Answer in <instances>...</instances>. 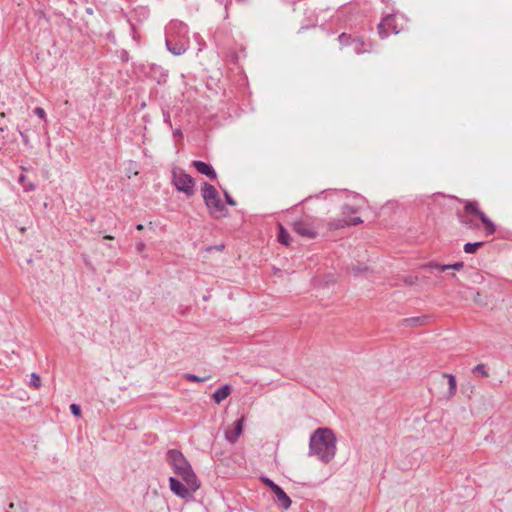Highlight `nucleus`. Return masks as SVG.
I'll use <instances>...</instances> for the list:
<instances>
[{
  "mask_svg": "<svg viewBox=\"0 0 512 512\" xmlns=\"http://www.w3.org/2000/svg\"><path fill=\"white\" fill-rule=\"evenodd\" d=\"M166 459L174 473L182 477V479L189 484L190 478L192 477V470L183 454L179 450L171 449L167 452Z\"/></svg>",
  "mask_w": 512,
  "mask_h": 512,
  "instance_id": "39448f33",
  "label": "nucleus"
},
{
  "mask_svg": "<svg viewBox=\"0 0 512 512\" xmlns=\"http://www.w3.org/2000/svg\"><path fill=\"white\" fill-rule=\"evenodd\" d=\"M394 21L393 15L386 16L377 26L378 33L380 38L384 39L389 35V32L386 30V26H392V22Z\"/></svg>",
  "mask_w": 512,
  "mask_h": 512,
  "instance_id": "f3484780",
  "label": "nucleus"
},
{
  "mask_svg": "<svg viewBox=\"0 0 512 512\" xmlns=\"http://www.w3.org/2000/svg\"><path fill=\"white\" fill-rule=\"evenodd\" d=\"M403 281L407 285H414L417 283L418 277L410 275V276L405 277Z\"/></svg>",
  "mask_w": 512,
  "mask_h": 512,
  "instance_id": "bb28decb",
  "label": "nucleus"
},
{
  "mask_svg": "<svg viewBox=\"0 0 512 512\" xmlns=\"http://www.w3.org/2000/svg\"><path fill=\"white\" fill-rule=\"evenodd\" d=\"M136 249H137V251H138L139 253H141V252L145 249V244H144V242H139V243H137V245H136Z\"/></svg>",
  "mask_w": 512,
  "mask_h": 512,
  "instance_id": "f704fd0d",
  "label": "nucleus"
},
{
  "mask_svg": "<svg viewBox=\"0 0 512 512\" xmlns=\"http://www.w3.org/2000/svg\"><path fill=\"white\" fill-rule=\"evenodd\" d=\"M232 392V387L228 384L218 387L212 394V399L216 404L225 400Z\"/></svg>",
  "mask_w": 512,
  "mask_h": 512,
  "instance_id": "4468645a",
  "label": "nucleus"
},
{
  "mask_svg": "<svg viewBox=\"0 0 512 512\" xmlns=\"http://www.w3.org/2000/svg\"><path fill=\"white\" fill-rule=\"evenodd\" d=\"M188 32V25L178 21L171 22L166 33L167 50L175 56L185 53L190 45Z\"/></svg>",
  "mask_w": 512,
  "mask_h": 512,
  "instance_id": "7ed1b4c3",
  "label": "nucleus"
},
{
  "mask_svg": "<svg viewBox=\"0 0 512 512\" xmlns=\"http://www.w3.org/2000/svg\"><path fill=\"white\" fill-rule=\"evenodd\" d=\"M224 195H225V199H226L227 204H229L231 206H235L236 205L235 200L231 197V195L228 192L225 191Z\"/></svg>",
  "mask_w": 512,
  "mask_h": 512,
  "instance_id": "c756f323",
  "label": "nucleus"
},
{
  "mask_svg": "<svg viewBox=\"0 0 512 512\" xmlns=\"http://www.w3.org/2000/svg\"><path fill=\"white\" fill-rule=\"evenodd\" d=\"M328 226L331 230H337V229H341L346 226H349V222L345 218L333 219V220L329 221Z\"/></svg>",
  "mask_w": 512,
  "mask_h": 512,
  "instance_id": "aec40b11",
  "label": "nucleus"
},
{
  "mask_svg": "<svg viewBox=\"0 0 512 512\" xmlns=\"http://www.w3.org/2000/svg\"><path fill=\"white\" fill-rule=\"evenodd\" d=\"M201 194L212 217L221 218L227 215L228 210L222 202L217 189L213 185L204 182L201 188Z\"/></svg>",
  "mask_w": 512,
  "mask_h": 512,
  "instance_id": "20e7f679",
  "label": "nucleus"
},
{
  "mask_svg": "<svg viewBox=\"0 0 512 512\" xmlns=\"http://www.w3.org/2000/svg\"><path fill=\"white\" fill-rule=\"evenodd\" d=\"M456 216L460 224L467 229L477 230L480 228V223H482L486 236H491L496 231L495 224L479 209L477 201H465L463 209L458 210Z\"/></svg>",
  "mask_w": 512,
  "mask_h": 512,
  "instance_id": "f03ea898",
  "label": "nucleus"
},
{
  "mask_svg": "<svg viewBox=\"0 0 512 512\" xmlns=\"http://www.w3.org/2000/svg\"><path fill=\"white\" fill-rule=\"evenodd\" d=\"M351 46L356 54L369 53L372 51V44L365 42L361 37L352 38Z\"/></svg>",
  "mask_w": 512,
  "mask_h": 512,
  "instance_id": "ddd939ff",
  "label": "nucleus"
},
{
  "mask_svg": "<svg viewBox=\"0 0 512 512\" xmlns=\"http://www.w3.org/2000/svg\"><path fill=\"white\" fill-rule=\"evenodd\" d=\"M473 372L480 374L482 377H488L489 376L488 371H487V367L483 363L477 364L474 367Z\"/></svg>",
  "mask_w": 512,
  "mask_h": 512,
  "instance_id": "b1692460",
  "label": "nucleus"
},
{
  "mask_svg": "<svg viewBox=\"0 0 512 512\" xmlns=\"http://www.w3.org/2000/svg\"><path fill=\"white\" fill-rule=\"evenodd\" d=\"M136 228H137V230H142V229L144 228V226H143L142 224H138V225L136 226Z\"/></svg>",
  "mask_w": 512,
  "mask_h": 512,
  "instance_id": "58836bf2",
  "label": "nucleus"
},
{
  "mask_svg": "<svg viewBox=\"0 0 512 512\" xmlns=\"http://www.w3.org/2000/svg\"><path fill=\"white\" fill-rule=\"evenodd\" d=\"M205 378H201L199 376L194 375V382H203Z\"/></svg>",
  "mask_w": 512,
  "mask_h": 512,
  "instance_id": "e433bc0d",
  "label": "nucleus"
},
{
  "mask_svg": "<svg viewBox=\"0 0 512 512\" xmlns=\"http://www.w3.org/2000/svg\"><path fill=\"white\" fill-rule=\"evenodd\" d=\"M349 222V226H354V225H358V224H361L363 221L360 217H353L351 218L350 220H348Z\"/></svg>",
  "mask_w": 512,
  "mask_h": 512,
  "instance_id": "7c9ffc66",
  "label": "nucleus"
},
{
  "mask_svg": "<svg viewBox=\"0 0 512 512\" xmlns=\"http://www.w3.org/2000/svg\"><path fill=\"white\" fill-rule=\"evenodd\" d=\"M30 385L35 389H38L41 386V378L37 373L31 374Z\"/></svg>",
  "mask_w": 512,
  "mask_h": 512,
  "instance_id": "393cba45",
  "label": "nucleus"
},
{
  "mask_svg": "<svg viewBox=\"0 0 512 512\" xmlns=\"http://www.w3.org/2000/svg\"><path fill=\"white\" fill-rule=\"evenodd\" d=\"M425 267L429 268V269H437L440 271H446L449 269H454V270L459 271L464 267V263L462 261L456 262L454 264H438L435 262H429L428 264L425 265Z\"/></svg>",
  "mask_w": 512,
  "mask_h": 512,
  "instance_id": "2eb2a0df",
  "label": "nucleus"
},
{
  "mask_svg": "<svg viewBox=\"0 0 512 512\" xmlns=\"http://www.w3.org/2000/svg\"><path fill=\"white\" fill-rule=\"evenodd\" d=\"M18 132H19V134H20V136H21V138H22L23 143H24L25 145H28V144H29V137H28V135L26 134V132L21 131V130H18Z\"/></svg>",
  "mask_w": 512,
  "mask_h": 512,
  "instance_id": "2f4dec72",
  "label": "nucleus"
},
{
  "mask_svg": "<svg viewBox=\"0 0 512 512\" xmlns=\"http://www.w3.org/2000/svg\"><path fill=\"white\" fill-rule=\"evenodd\" d=\"M483 245H484V242H482V241L474 242V243L468 242L464 245L463 249H464L465 253L473 254L477 251L478 248L482 247Z\"/></svg>",
  "mask_w": 512,
  "mask_h": 512,
  "instance_id": "4be33fe9",
  "label": "nucleus"
},
{
  "mask_svg": "<svg viewBox=\"0 0 512 512\" xmlns=\"http://www.w3.org/2000/svg\"><path fill=\"white\" fill-rule=\"evenodd\" d=\"M429 320V317L426 315L410 317L403 319V325L407 327H418L426 324Z\"/></svg>",
  "mask_w": 512,
  "mask_h": 512,
  "instance_id": "dca6fc26",
  "label": "nucleus"
},
{
  "mask_svg": "<svg viewBox=\"0 0 512 512\" xmlns=\"http://www.w3.org/2000/svg\"><path fill=\"white\" fill-rule=\"evenodd\" d=\"M128 58H129V54H128V52H127V51H125V50H123V51L121 52V60H122V61H124V62H126V61H128Z\"/></svg>",
  "mask_w": 512,
  "mask_h": 512,
  "instance_id": "72a5a7b5",
  "label": "nucleus"
},
{
  "mask_svg": "<svg viewBox=\"0 0 512 512\" xmlns=\"http://www.w3.org/2000/svg\"><path fill=\"white\" fill-rule=\"evenodd\" d=\"M200 487V482L194 475V491H196Z\"/></svg>",
  "mask_w": 512,
  "mask_h": 512,
  "instance_id": "c9c22d12",
  "label": "nucleus"
},
{
  "mask_svg": "<svg viewBox=\"0 0 512 512\" xmlns=\"http://www.w3.org/2000/svg\"><path fill=\"white\" fill-rule=\"evenodd\" d=\"M277 239L281 244H283L285 246H288L290 244V241H291L290 235H289L288 231L283 227L282 224H279V231H278Z\"/></svg>",
  "mask_w": 512,
  "mask_h": 512,
  "instance_id": "6ab92c4d",
  "label": "nucleus"
},
{
  "mask_svg": "<svg viewBox=\"0 0 512 512\" xmlns=\"http://www.w3.org/2000/svg\"><path fill=\"white\" fill-rule=\"evenodd\" d=\"M169 483H170V489L175 495H177L178 497H181L183 499H187L190 497L189 489L178 478L170 477Z\"/></svg>",
  "mask_w": 512,
  "mask_h": 512,
  "instance_id": "1a4fd4ad",
  "label": "nucleus"
},
{
  "mask_svg": "<svg viewBox=\"0 0 512 512\" xmlns=\"http://www.w3.org/2000/svg\"><path fill=\"white\" fill-rule=\"evenodd\" d=\"M442 377L448 379L449 390H448L447 397L451 398L456 394V390H457L456 377L451 373H443Z\"/></svg>",
  "mask_w": 512,
  "mask_h": 512,
  "instance_id": "a211bd4d",
  "label": "nucleus"
},
{
  "mask_svg": "<svg viewBox=\"0 0 512 512\" xmlns=\"http://www.w3.org/2000/svg\"><path fill=\"white\" fill-rule=\"evenodd\" d=\"M35 115H37L39 118L46 120V113L45 110L42 107H36L34 109Z\"/></svg>",
  "mask_w": 512,
  "mask_h": 512,
  "instance_id": "cd10ccee",
  "label": "nucleus"
},
{
  "mask_svg": "<svg viewBox=\"0 0 512 512\" xmlns=\"http://www.w3.org/2000/svg\"><path fill=\"white\" fill-rule=\"evenodd\" d=\"M351 39H352L351 35H348L345 32L341 33L337 38V40L342 48L351 46Z\"/></svg>",
  "mask_w": 512,
  "mask_h": 512,
  "instance_id": "5701e85b",
  "label": "nucleus"
},
{
  "mask_svg": "<svg viewBox=\"0 0 512 512\" xmlns=\"http://www.w3.org/2000/svg\"><path fill=\"white\" fill-rule=\"evenodd\" d=\"M185 378H186L188 381H191V382H192V373H186V374H185Z\"/></svg>",
  "mask_w": 512,
  "mask_h": 512,
  "instance_id": "4c0bfd02",
  "label": "nucleus"
},
{
  "mask_svg": "<svg viewBox=\"0 0 512 512\" xmlns=\"http://www.w3.org/2000/svg\"><path fill=\"white\" fill-rule=\"evenodd\" d=\"M224 249V245L223 244H219V245H214V246H207L204 248V251L205 252H211V251H221Z\"/></svg>",
  "mask_w": 512,
  "mask_h": 512,
  "instance_id": "c85d7f7f",
  "label": "nucleus"
},
{
  "mask_svg": "<svg viewBox=\"0 0 512 512\" xmlns=\"http://www.w3.org/2000/svg\"><path fill=\"white\" fill-rule=\"evenodd\" d=\"M172 183L178 191L184 192L187 196L192 195V176L182 168L174 167L171 171Z\"/></svg>",
  "mask_w": 512,
  "mask_h": 512,
  "instance_id": "423d86ee",
  "label": "nucleus"
},
{
  "mask_svg": "<svg viewBox=\"0 0 512 512\" xmlns=\"http://www.w3.org/2000/svg\"><path fill=\"white\" fill-rule=\"evenodd\" d=\"M194 169L211 180L216 179L217 173L212 165L203 161H194Z\"/></svg>",
  "mask_w": 512,
  "mask_h": 512,
  "instance_id": "f8f14e48",
  "label": "nucleus"
},
{
  "mask_svg": "<svg viewBox=\"0 0 512 512\" xmlns=\"http://www.w3.org/2000/svg\"><path fill=\"white\" fill-rule=\"evenodd\" d=\"M104 238H105V239H114V237H113V236H111V235H104Z\"/></svg>",
  "mask_w": 512,
  "mask_h": 512,
  "instance_id": "ea45409f",
  "label": "nucleus"
},
{
  "mask_svg": "<svg viewBox=\"0 0 512 512\" xmlns=\"http://www.w3.org/2000/svg\"><path fill=\"white\" fill-rule=\"evenodd\" d=\"M336 454V437L330 428H318L310 436L309 455L329 463Z\"/></svg>",
  "mask_w": 512,
  "mask_h": 512,
  "instance_id": "f257e3e1",
  "label": "nucleus"
},
{
  "mask_svg": "<svg viewBox=\"0 0 512 512\" xmlns=\"http://www.w3.org/2000/svg\"><path fill=\"white\" fill-rule=\"evenodd\" d=\"M149 77L155 80L158 84H164L168 78V71L159 65L152 64L149 70Z\"/></svg>",
  "mask_w": 512,
  "mask_h": 512,
  "instance_id": "9b49d317",
  "label": "nucleus"
},
{
  "mask_svg": "<svg viewBox=\"0 0 512 512\" xmlns=\"http://www.w3.org/2000/svg\"><path fill=\"white\" fill-rule=\"evenodd\" d=\"M366 270V267H353V272L355 275L359 274V273H362Z\"/></svg>",
  "mask_w": 512,
  "mask_h": 512,
  "instance_id": "473e14b6",
  "label": "nucleus"
},
{
  "mask_svg": "<svg viewBox=\"0 0 512 512\" xmlns=\"http://www.w3.org/2000/svg\"><path fill=\"white\" fill-rule=\"evenodd\" d=\"M293 230L300 236L314 239L318 235L317 226L310 216H304L293 223Z\"/></svg>",
  "mask_w": 512,
  "mask_h": 512,
  "instance_id": "0eeeda50",
  "label": "nucleus"
},
{
  "mask_svg": "<svg viewBox=\"0 0 512 512\" xmlns=\"http://www.w3.org/2000/svg\"><path fill=\"white\" fill-rule=\"evenodd\" d=\"M70 410L74 416H80V414H81V408L78 404H75V403L71 404Z\"/></svg>",
  "mask_w": 512,
  "mask_h": 512,
  "instance_id": "a878e982",
  "label": "nucleus"
},
{
  "mask_svg": "<svg viewBox=\"0 0 512 512\" xmlns=\"http://www.w3.org/2000/svg\"><path fill=\"white\" fill-rule=\"evenodd\" d=\"M244 416H241L236 422L235 427L232 430H226L225 432V438L230 443H235L243 431V425H244Z\"/></svg>",
  "mask_w": 512,
  "mask_h": 512,
  "instance_id": "9d476101",
  "label": "nucleus"
},
{
  "mask_svg": "<svg viewBox=\"0 0 512 512\" xmlns=\"http://www.w3.org/2000/svg\"><path fill=\"white\" fill-rule=\"evenodd\" d=\"M260 480L262 483H264L267 487L271 489V491L274 494L275 501L277 505L283 509H288L291 506V499L290 497L285 493V491L274 481H272L270 478L266 476H261Z\"/></svg>",
  "mask_w": 512,
  "mask_h": 512,
  "instance_id": "6e6552de",
  "label": "nucleus"
},
{
  "mask_svg": "<svg viewBox=\"0 0 512 512\" xmlns=\"http://www.w3.org/2000/svg\"><path fill=\"white\" fill-rule=\"evenodd\" d=\"M26 179L27 177L24 174H20L18 177V182L23 185V190L25 192L34 191L36 189V185L32 182L26 183Z\"/></svg>",
  "mask_w": 512,
  "mask_h": 512,
  "instance_id": "412c9836",
  "label": "nucleus"
}]
</instances>
